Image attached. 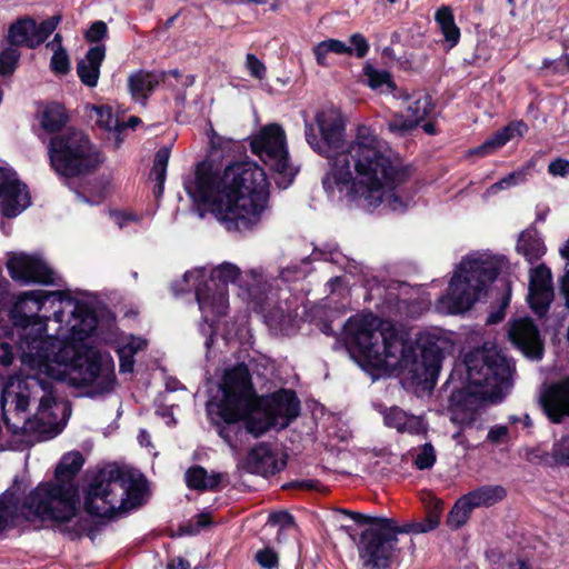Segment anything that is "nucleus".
<instances>
[{
  "mask_svg": "<svg viewBox=\"0 0 569 569\" xmlns=\"http://www.w3.org/2000/svg\"><path fill=\"white\" fill-rule=\"evenodd\" d=\"M10 317L21 327V362L26 377L12 378L2 389L0 405L16 403L18 411L37 405L29 428L44 438L60 433L70 415L59 401L51 380H67L74 387L89 388L88 395L100 396L112 390L114 369L108 355L84 343L94 331L97 318L83 302L66 291L33 290L14 301Z\"/></svg>",
  "mask_w": 569,
  "mask_h": 569,
  "instance_id": "nucleus-1",
  "label": "nucleus"
},
{
  "mask_svg": "<svg viewBox=\"0 0 569 569\" xmlns=\"http://www.w3.org/2000/svg\"><path fill=\"white\" fill-rule=\"evenodd\" d=\"M346 123L339 109L327 106L305 122L308 144L329 161L322 183L327 192L342 191L351 182V193L368 210L380 206L403 212L409 204L399 187L410 176L408 168L393 158L388 144L367 126L357 128L355 140L345 141Z\"/></svg>",
  "mask_w": 569,
  "mask_h": 569,
  "instance_id": "nucleus-2",
  "label": "nucleus"
},
{
  "mask_svg": "<svg viewBox=\"0 0 569 569\" xmlns=\"http://www.w3.org/2000/svg\"><path fill=\"white\" fill-rule=\"evenodd\" d=\"M348 343L375 368L398 371L418 383L433 382L441 367L439 339L430 332H411L389 320L368 315L351 317L345 325Z\"/></svg>",
  "mask_w": 569,
  "mask_h": 569,
  "instance_id": "nucleus-3",
  "label": "nucleus"
},
{
  "mask_svg": "<svg viewBox=\"0 0 569 569\" xmlns=\"http://www.w3.org/2000/svg\"><path fill=\"white\" fill-rule=\"evenodd\" d=\"M188 193L207 204L229 231H244L261 219L269 196L264 170L253 161H239L213 172L208 166L197 168Z\"/></svg>",
  "mask_w": 569,
  "mask_h": 569,
  "instance_id": "nucleus-4",
  "label": "nucleus"
},
{
  "mask_svg": "<svg viewBox=\"0 0 569 569\" xmlns=\"http://www.w3.org/2000/svg\"><path fill=\"white\" fill-rule=\"evenodd\" d=\"M466 385L452 390L450 420L471 427L486 402L500 401L511 387V367L496 349H477L466 356Z\"/></svg>",
  "mask_w": 569,
  "mask_h": 569,
  "instance_id": "nucleus-5",
  "label": "nucleus"
},
{
  "mask_svg": "<svg viewBox=\"0 0 569 569\" xmlns=\"http://www.w3.org/2000/svg\"><path fill=\"white\" fill-rule=\"evenodd\" d=\"M146 491V480L136 470L109 465L92 478L87 496L86 509L100 517H112L139 506Z\"/></svg>",
  "mask_w": 569,
  "mask_h": 569,
  "instance_id": "nucleus-6",
  "label": "nucleus"
},
{
  "mask_svg": "<svg viewBox=\"0 0 569 569\" xmlns=\"http://www.w3.org/2000/svg\"><path fill=\"white\" fill-rule=\"evenodd\" d=\"M204 267L194 268L184 273V281L194 287L199 309L206 322H213L223 317L229 308L227 286L238 283L239 287H247L250 296L256 295V287L262 280V274L256 270L246 273L252 279V283H244L240 269L230 262H222L210 271Z\"/></svg>",
  "mask_w": 569,
  "mask_h": 569,
  "instance_id": "nucleus-7",
  "label": "nucleus"
},
{
  "mask_svg": "<svg viewBox=\"0 0 569 569\" xmlns=\"http://www.w3.org/2000/svg\"><path fill=\"white\" fill-rule=\"evenodd\" d=\"M73 517L71 493L62 487L39 485L24 497L21 505L14 503L11 495L0 498V533L20 520L63 522Z\"/></svg>",
  "mask_w": 569,
  "mask_h": 569,
  "instance_id": "nucleus-8",
  "label": "nucleus"
},
{
  "mask_svg": "<svg viewBox=\"0 0 569 569\" xmlns=\"http://www.w3.org/2000/svg\"><path fill=\"white\" fill-rule=\"evenodd\" d=\"M497 274V261L491 257L481 253L467 256L457 266L446 295L438 299L437 310L448 315L469 310Z\"/></svg>",
  "mask_w": 569,
  "mask_h": 569,
  "instance_id": "nucleus-9",
  "label": "nucleus"
},
{
  "mask_svg": "<svg viewBox=\"0 0 569 569\" xmlns=\"http://www.w3.org/2000/svg\"><path fill=\"white\" fill-rule=\"evenodd\" d=\"M219 390L221 397L209 403L208 413L228 423L246 420L258 398L248 367L240 363L226 369Z\"/></svg>",
  "mask_w": 569,
  "mask_h": 569,
  "instance_id": "nucleus-10",
  "label": "nucleus"
},
{
  "mask_svg": "<svg viewBox=\"0 0 569 569\" xmlns=\"http://www.w3.org/2000/svg\"><path fill=\"white\" fill-rule=\"evenodd\" d=\"M51 167L62 176H77L99 166L103 159L88 137L77 130L51 139L49 144Z\"/></svg>",
  "mask_w": 569,
  "mask_h": 569,
  "instance_id": "nucleus-11",
  "label": "nucleus"
},
{
  "mask_svg": "<svg viewBox=\"0 0 569 569\" xmlns=\"http://www.w3.org/2000/svg\"><path fill=\"white\" fill-rule=\"evenodd\" d=\"M300 402L295 392L280 390L269 397L257 398L246 418V429L253 437H260L270 428L283 429L298 417Z\"/></svg>",
  "mask_w": 569,
  "mask_h": 569,
  "instance_id": "nucleus-12",
  "label": "nucleus"
},
{
  "mask_svg": "<svg viewBox=\"0 0 569 569\" xmlns=\"http://www.w3.org/2000/svg\"><path fill=\"white\" fill-rule=\"evenodd\" d=\"M409 532L397 528L393 521H380L377 528L366 529L358 542L359 559L367 569H385L398 543L397 535Z\"/></svg>",
  "mask_w": 569,
  "mask_h": 569,
  "instance_id": "nucleus-13",
  "label": "nucleus"
},
{
  "mask_svg": "<svg viewBox=\"0 0 569 569\" xmlns=\"http://www.w3.org/2000/svg\"><path fill=\"white\" fill-rule=\"evenodd\" d=\"M250 144L252 152L270 169L290 179L295 176V169L289 162L286 133L279 124L271 123L261 128Z\"/></svg>",
  "mask_w": 569,
  "mask_h": 569,
  "instance_id": "nucleus-14",
  "label": "nucleus"
},
{
  "mask_svg": "<svg viewBox=\"0 0 569 569\" xmlns=\"http://www.w3.org/2000/svg\"><path fill=\"white\" fill-rule=\"evenodd\" d=\"M83 466V457L78 451L66 453L60 460L56 469V478L58 482H43L42 485H51L53 487H62L70 491L71 501L74 509V517L68 521H52L62 530L70 533L71 538H77L90 530L91 520L89 517L83 516L78 508L77 492L70 480Z\"/></svg>",
  "mask_w": 569,
  "mask_h": 569,
  "instance_id": "nucleus-15",
  "label": "nucleus"
},
{
  "mask_svg": "<svg viewBox=\"0 0 569 569\" xmlns=\"http://www.w3.org/2000/svg\"><path fill=\"white\" fill-rule=\"evenodd\" d=\"M403 113L395 114L388 122V129L397 134H405L415 129L432 111L431 97L425 91H413L403 97Z\"/></svg>",
  "mask_w": 569,
  "mask_h": 569,
  "instance_id": "nucleus-16",
  "label": "nucleus"
},
{
  "mask_svg": "<svg viewBox=\"0 0 569 569\" xmlns=\"http://www.w3.org/2000/svg\"><path fill=\"white\" fill-rule=\"evenodd\" d=\"M30 204V196L26 184L21 183L17 173L9 168L0 167V211L12 218L21 213Z\"/></svg>",
  "mask_w": 569,
  "mask_h": 569,
  "instance_id": "nucleus-17",
  "label": "nucleus"
},
{
  "mask_svg": "<svg viewBox=\"0 0 569 569\" xmlns=\"http://www.w3.org/2000/svg\"><path fill=\"white\" fill-rule=\"evenodd\" d=\"M59 21V16H53L39 24L31 18L20 19L9 29V42L12 46H26L33 49L44 42L56 30Z\"/></svg>",
  "mask_w": 569,
  "mask_h": 569,
  "instance_id": "nucleus-18",
  "label": "nucleus"
},
{
  "mask_svg": "<svg viewBox=\"0 0 569 569\" xmlns=\"http://www.w3.org/2000/svg\"><path fill=\"white\" fill-rule=\"evenodd\" d=\"M10 276L23 282H53V271L37 256L16 253L8 260Z\"/></svg>",
  "mask_w": 569,
  "mask_h": 569,
  "instance_id": "nucleus-19",
  "label": "nucleus"
},
{
  "mask_svg": "<svg viewBox=\"0 0 569 569\" xmlns=\"http://www.w3.org/2000/svg\"><path fill=\"white\" fill-rule=\"evenodd\" d=\"M551 271L545 264L530 269L528 301L535 313L543 316L553 300Z\"/></svg>",
  "mask_w": 569,
  "mask_h": 569,
  "instance_id": "nucleus-20",
  "label": "nucleus"
},
{
  "mask_svg": "<svg viewBox=\"0 0 569 569\" xmlns=\"http://www.w3.org/2000/svg\"><path fill=\"white\" fill-rule=\"evenodd\" d=\"M509 338L527 357L540 359L543 343L536 325L529 318H520L510 323Z\"/></svg>",
  "mask_w": 569,
  "mask_h": 569,
  "instance_id": "nucleus-21",
  "label": "nucleus"
},
{
  "mask_svg": "<svg viewBox=\"0 0 569 569\" xmlns=\"http://www.w3.org/2000/svg\"><path fill=\"white\" fill-rule=\"evenodd\" d=\"M549 419L556 423L569 417V378L547 386L540 397Z\"/></svg>",
  "mask_w": 569,
  "mask_h": 569,
  "instance_id": "nucleus-22",
  "label": "nucleus"
},
{
  "mask_svg": "<svg viewBox=\"0 0 569 569\" xmlns=\"http://www.w3.org/2000/svg\"><path fill=\"white\" fill-rule=\"evenodd\" d=\"M286 462L267 445L259 443L250 450L246 459V468L251 473L263 477L274 475L283 469Z\"/></svg>",
  "mask_w": 569,
  "mask_h": 569,
  "instance_id": "nucleus-23",
  "label": "nucleus"
},
{
  "mask_svg": "<svg viewBox=\"0 0 569 569\" xmlns=\"http://www.w3.org/2000/svg\"><path fill=\"white\" fill-rule=\"evenodd\" d=\"M166 72L138 70L128 78V88L136 101L146 103L154 89L164 81Z\"/></svg>",
  "mask_w": 569,
  "mask_h": 569,
  "instance_id": "nucleus-24",
  "label": "nucleus"
},
{
  "mask_svg": "<svg viewBox=\"0 0 569 569\" xmlns=\"http://www.w3.org/2000/svg\"><path fill=\"white\" fill-rule=\"evenodd\" d=\"M106 57L103 44L90 48L84 58L77 63V74L81 82L88 87H96L100 77V67Z\"/></svg>",
  "mask_w": 569,
  "mask_h": 569,
  "instance_id": "nucleus-25",
  "label": "nucleus"
},
{
  "mask_svg": "<svg viewBox=\"0 0 569 569\" xmlns=\"http://www.w3.org/2000/svg\"><path fill=\"white\" fill-rule=\"evenodd\" d=\"M386 426L399 432L418 435L426 431V425L420 416L409 415L398 407L388 409L383 415Z\"/></svg>",
  "mask_w": 569,
  "mask_h": 569,
  "instance_id": "nucleus-26",
  "label": "nucleus"
},
{
  "mask_svg": "<svg viewBox=\"0 0 569 569\" xmlns=\"http://www.w3.org/2000/svg\"><path fill=\"white\" fill-rule=\"evenodd\" d=\"M527 129V124L522 121L511 122L497 131L491 138L487 139L481 146L476 148L472 153L479 156L491 154L513 138L521 137Z\"/></svg>",
  "mask_w": 569,
  "mask_h": 569,
  "instance_id": "nucleus-27",
  "label": "nucleus"
},
{
  "mask_svg": "<svg viewBox=\"0 0 569 569\" xmlns=\"http://www.w3.org/2000/svg\"><path fill=\"white\" fill-rule=\"evenodd\" d=\"M517 252L523 256L529 262L533 263L546 253V246L536 229L522 231L518 238Z\"/></svg>",
  "mask_w": 569,
  "mask_h": 569,
  "instance_id": "nucleus-28",
  "label": "nucleus"
},
{
  "mask_svg": "<svg viewBox=\"0 0 569 569\" xmlns=\"http://www.w3.org/2000/svg\"><path fill=\"white\" fill-rule=\"evenodd\" d=\"M423 503L427 509V519L423 522L410 525L405 528L409 532H428L437 528L440 523L441 513L443 510V502L431 492H426L422 497Z\"/></svg>",
  "mask_w": 569,
  "mask_h": 569,
  "instance_id": "nucleus-29",
  "label": "nucleus"
},
{
  "mask_svg": "<svg viewBox=\"0 0 569 569\" xmlns=\"http://www.w3.org/2000/svg\"><path fill=\"white\" fill-rule=\"evenodd\" d=\"M506 489L501 486H482L465 496L476 508H488L501 501L506 497Z\"/></svg>",
  "mask_w": 569,
  "mask_h": 569,
  "instance_id": "nucleus-30",
  "label": "nucleus"
},
{
  "mask_svg": "<svg viewBox=\"0 0 569 569\" xmlns=\"http://www.w3.org/2000/svg\"><path fill=\"white\" fill-rule=\"evenodd\" d=\"M186 483L194 490H214L221 481V475L209 473L204 468L196 466L189 468L184 475Z\"/></svg>",
  "mask_w": 569,
  "mask_h": 569,
  "instance_id": "nucleus-31",
  "label": "nucleus"
},
{
  "mask_svg": "<svg viewBox=\"0 0 569 569\" xmlns=\"http://www.w3.org/2000/svg\"><path fill=\"white\" fill-rule=\"evenodd\" d=\"M435 20L439 26L445 40L448 42L449 48H453L460 39V29L455 22L453 11L449 6L440 7L436 14Z\"/></svg>",
  "mask_w": 569,
  "mask_h": 569,
  "instance_id": "nucleus-32",
  "label": "nucleus"
},
{
  "mask_svg": "<svg viewBox=\"0 0 569 569\" xmlns=\"http://www.w3.org/2000/svg\"><path fill=\"white\" fill-rule=\"evenodd\" d=\"M146 340L141 338L130 337L118 348L121 372H132L134 355L146 347Z\"/></svg>",
  "mask_w": 569,
  "mask_h": 569,
  "instance_id": "nucleus-33",
  "label": "nucleus"
},
{
  "mask_svg": "<svg viewBox=\"0 0 569 569\" xmlns=\"http://www.w3.org/2000/svg\"><path fill=\"white\" fill-rule=\"evenodd\" d=\"M51 48L53 54L50 60V69L56 74H66L70 70V60L67 51L62 47V38L56 33L53 40L47 44Z\"/></svg>",
  "mask_w": 569,
  "mask_h": 569,
  "instance_id": "nucleus-34",
  "label": "nucleus"
},
{
  "mask_svg": "<svg viewBox=\"0 0 569 569\" xmlns=\"http://www.w3.org/2000/svg\"><path fill=\"white\" fill-rule=\"evenodd\" d=\"M169 158L170 151L168 148L159 149L154 156L153 166L150 171V178L157 182V189L154 190L156 197L161 196L163 192Z\"/></svg>",
  "mask_w": 569,
  "mask_h": 569,
  "instance_id": "nucleus-35",
  "label": "nucleus"
},
{
  "mask_svg": "<svg viewBox=\"0 0 569 569\" xmlns=\"http://www.w3.org/2000/svg\"><path fill=\"white\" fill-rule=\"evenodd\" d=\"M67 122L64 108L58 103L48 104L42 113L41 126L48 132L59 131Z\"/></svg>",
  "mask_w": 569,
  "mask_h": 569,
  "instance_id": "nucleus-36",
  "label": "nucleus"
},
{
  "mask_svg": "<svg viewBox=\"0 0 569 569\" xmlns=\"http://www.w3.org/2000/svg\"><path fill=\"white\" fill-rule=\"evenodd\" d=\"M473 509L471 502L463 495L455 502L448 513L447 525L452 529H459L467 523Z\"/></svg>",
  "mask_w": 569,
  "mask_h": 569,
  "instance_id": "nucleus-37",
  "label": "nucleus"
},
{
  "mask_svg": "<svg viewBox=\"0 0 569 569\" xmlns=\"http://www.w3.org/2000/svg\"><path fill=\"white\" fill-rule=\"evenodd\" d=\"M363 72L367 78L369 87L372 88L373 90H379L381 92L393 90L395 84L388 71L378 70L370 66H367L363 69Z\"/></svg>",
  "mask_w": 569,
  "mask_h": 569,
  "instance_id": "nucleus-38",
  "label": "nucleus"
},
{
  "mask_svg": "<svg viewBox=\"0 0 569 569\" xmlns=\"http://www.w3.org/2000/svg\"><path fill=\"white\" fill-rule=\"evenodd\" d=\"M94 112L96 123L108 131L114 130L120 131L121 122L119 119L112 113V109L108 106H100L92 108Z\"/></svg>",
  "mask_w": 569,
  "mask_h": 569,
  "instance_id": "nucleus-39",
  "label": "nucleus"
},
{
  "mask_svg": "<svg viewBox=\"0 0 569 569\" xmlns=\"http://www.w3.org/2000/svg\"><path fill=\"white\" fill-rule=\"evenodd\" d=\"M20 52L14 47H8L0 52V74H11L18 64Z\"/></svg>",
  "mask_w": 569,
  "mask_h": 569,
  "instance_id": "nucleus-40",
  "label": "nucleus"
},
{
  "mask_svg": "<svg viewBox=\"0 0 569 569\" xmlns=\"http://www.w3.org/2000/svg\"><path fill=\"white\" fill-rule=\"evenodd\" d=\"M526 172L523 170L513 171L502 179H500L498 182L490 186L487 191L486 196L496 194L501 190L508 189L510 187H513L522 181H525Z\"/></svg>",
  "mask_w": 569,
  "mask_h": 569,
  "instance_id": "nucleus-41",
  "label": "nucleus"
},
{
  "mask_svg": "<svg viewBox=\"0 0 569 569\" xmlns=\"http://www.w3.org/2000/svg\"><path fill=\"white\" fill-rule=\"evenodd\" d=\"M551 455L557 463L569 466V436L562 437L553 443Z\"/></svg>",
  "mask_w": 569,
  "mask_h": 569,
  "instance_id": "nucleus-42",
  "label": "nucleus"
},
{
  "mask_svg": "<svg viewBox=\"0 0 569 569\" xmlns=\"http://www.w3.org/2000/svg\"><path fill=\"white\" fill-rule=\"evenodd\" d=\"M511 440V432L507 426H492L487 433V441L492 445H503Z\"/></svg>",
  "mask_w": 569,
  "mask_h": 569,
  "instance_id": "nucleus-43",
  "label": "nucleus"
},
{
  "mask_svg": "<svg viewBox=\"0 0 569 569\" xmlns=\"http://www.w3.org/2000/svg\"><path fill=\"white\" fill-rule=\"evenodd\" d=\"M436 461L435 448L430 443L423 445L420 452L415 459V465L418 469L423 470L431 468Z\"/></svg>",
  "mask_w": 569,
  "mask_h": 569,
  "instance_id": "nucleus-44",
  "label": "nucleus"
},
{
  "mask_svg": "<svg viewBox=\"0 0 569 569\" xmlns=\"http://www.w3.org/2000/svg\"><path fill=\"white\" fill-rule=\"evenodd\" d=\"M246 68L248 72L256 79L262 80L266 77L267 68L264 63L254 54L248 53L246 57Z\"/></svg>",
  "mask_w": 569,
  "mask_h": 569,
  "instance_id": "nucleus-45",
  "label": "nucleus"
},
{
  "mask_svg": "<svg viewBox=\"0 0 569 569\" xmlns=\"http://www.w3.org/2000/svg\"><path fill=\"white\" fill-rule=\"evenodd\" d=\"M256 559L266 569H272L278 566V555L270 548L259 550L256 553Z\"/></svg>",
  "mask_w": 569,
  "mask_h": 569,
  "instance_id": "nucleus-46",
  "label": "nucleus"
},
{
  "mask_svg": "<svg viewBox=\"0 0 569 569\" xmlns=\"http://www.w3.org/2000/svg\"><path fill=\"white\" fill-rule=\"evenodd\" d=\"M346 513L352 520H355L357 523L370 525L369 528H377L380 521H392L391 519L371 517V516H367V515L355 512V511H346Z\"/></svg>",
  "mask_w": 569,
  "mask_h": 569,
  "instance_id": "nucleus-47",
  "label": "nucleus"
},
{
  "mask_svg": "<svg viewBox=\"0 0 569 569\" xmlns=\"http://www.w3.org/2000/svg\"><path fill=\"white\" fill-rule=\"evenodd\" d=\"M107 34V24L103 21H96L86 32V38L90 42H98Z\"/></svg>",
  "mask_w": 569,
  "mask_h": 569,
  "instance_id": "nucleus-48",
  "label": "nucleus"
},
{
  "mask_svg": "<svg viewBox=\"0 0 569 569\" xmlns=\"http://www.w3.org/2000/svg\"><path fill=\"white\" fill-rule=\"evenodd\" d=\"M350 42L353 46L352 51L358 58H363L368 53L369 43L362 34H352L350 37Z\"/></svg>",
  "mask_w": 569,
  "mask_h": 569,
  "instance_id": "nucleus-49",
  "label": "nucleus"
},
{
  "mask_svg": "<svg viewBox=\"0 0 569 569\" xmlns=\"http://www.w3.org/2000/svg\"><path fill=\"white\" fill-rule=\"evenodd\" d=\"M548 171L552 176L566 177L569 174V161L565 159H557L550 162Z\"/></svg>",
  "mask_w": 569,
  "mask_h": 569,
  "instance_id": "nucleus-50",
  "label": "nucleus"
},
{
  "mask_svg": "<svg viewBox=\"0 0 569 569\" xmlns=\"http://www.w3.org/2000/svg\"><path fill=\"white\" fill-rule=\"evenodd\" d=\"M325 41H326V43L329 48V51L331 53H336V54H352L353 53L352 48L347 46L345 42H342L340 40L328 39Z\"/></svg>",
  "mask_w": 569,
  "mask_h": 569,
  "instance_id": "nucleus-51",
  "label": "nucleus"
},
{
  "mask_svg": "<svg viewBox=\"0 0 569 569\" xmlns=\"http://www.w3.org/2000/svg\"><path fill=\"white\" fill-rule=\"evenodd\" d=\"M270 521L276 525H280L283 529L295 525L293 517L284 511L272 513L270 516Z\"/></svg>",
  "mask_w": 569,
  "mask_h": 569,
  "instance_id": "nucleus-52",
  "label": "nucleus"
},
{
  "mask_svg": "<svg viewBox=\"0 0 569 569\" xmlns=\"http://www.w3.org/2000/svg\"><path fill=\"white\" fill-rule=\"evenodd\" d=\"M313 53L316 56V60H317L318 64L327 66L326 59H327L328 53H331V52L329 51V48H328L326 41L318 43L313 48Z\"/></svg>",
  "mask_w": 569,
  "mask_h": 569,
  "instance_id": "nucleus-53",
  "label": "nucleus"
},
{
  "mask_svg": "<svg viewBox=\"0 0 569 569\" xmlns=\"http://www.w3.org/2000/svg\"><path fill=\"white\" fill-rule=\"evenodd\" d=\"M217 426H218V433L219 436L229 445V446H233L232 445V436H231V432L233 430V427H231V425H233L234 422H224L226 425L224 426H220V423L217 421L216 422Z\"/></svg>",
  "mask_w": 569,
  "mask_h": 569,
  "instance_id": "nucleus-54",
  "label": "nucleus"
},
{
  "mask_svg": "<svg viewBox=\"0 0 569 569\" xmlns=\"http://www.w3.org/2000/svg\"><path fill=\"white\" fill-rule=\"evenodd\" d=\"M303 276H305V271L300 270L297 267H292V268L288 267L281 271V278L284 281H291V280L301 278Z\"/></svg>",
  "mask_w": 569,
  "mask_h": 569,
  "instance_id": "nucleus-55",
  "label": "nucleus"
},
{
  "mask_svg": "<svg viewBox=\"0 0 569 569\" xmlns=\"http://www.w3.org/2000/svg\"><path fill=\"white\" fill-rule=\"evenodd\" d=\"M189 568H190V563L180 557L173 558L168 563V569H189Z\"/></svg>",
  "mask_w": 569,
  "mask_h": 569,
  "instance_id": "nucleus-56",
  "label": "nucleus"
},
{
  "mask_svg": "<svg viewBox=\"0 0 569 569\" xmlns=\"http://www.w3.org/2000/svg\"><path fill=\"white\" fill-rule=\"evenodd\" d=\"M561 290L566 298V305L569 308V270L566 271V273L562 278Z\"/></svg>",
  "mask_w": 569,
  "mask_h": 569,
  "instance_id": "nucleus-57",
  "label": "nucleus"
},
{
  "mask_svg": "<svg viewBox=\"0 0 569 569\" xmlns=\"http://www.w3.org/2000/svg\"><path fill=\"white\" fill-rule=\"evenodd\" d=\"M134 220V217L131 214H117L116 221L120 228H123L128 224V221Z\"/></svg>",
  "mask_w": 569,
  "mask_h": 569,
  "instance_id": "nucleus-58",
  "label": "nucleus"
},
{
  "mask_svg": "<svg viewBox=\"0 0 569 569\" xmlns=\"http://www.w3.org/2000/svg\"><path fill=\"white\" fill-rule=\"evenodd\" d=\"M141 122L140 118L136 117V116H132L128 119V121L126 123L121 122V127H120V131L123 129V128H136L137 126H139Z\"/></svg>",
  "mask_w": 569,
  "mask_h": 569,
  "instance_id": "nucleus-59",
  "label": "nucleus"
},
{
  "mask_svg": "<svg viewBox=\"0 0 569 569\" xmlns=\"http://www.w3.org/2000/svg\"><path fill=\"white\" fill-rule=\"evenodd\" d=\"M197 523L200 527H206V526L210 525L211 523L210 516L208 513H200L197 517Z\"/></svg>",
  "mask_w": 569,
  "mask_h": 569,
  "instance_id": "nucleus-60",
  "label": "nucleus"
},
{
  "mask_svg": "<svg viewBox=\"0 0 569 569\" xmlns=\"http://www.w3.org/2000/svg\"><path fill=\"white\" fill-rule=\"evenodd\" d=\"M560 256L567 260V266H569V239L565 242V244L559 250Z\"/></svg>",
  "mask_w": 569,
  "mask_h": 569,
  "instance_id": "nucleus-61",
  "label": "nucleus"
},
{
  "mask_svg": "<svg viewBox=\"0 0 569 569\" xmlns=\"http://www.w3.org/2000/svg\"><path fill=\"white\" fill-rule=\"evenodd\" d=\"M502 318H503V313H502V312L491 313V315L488 317L487 322H488V323H497V322H499Z\"/></svg>",
  "mask_w": 569,
  "mask_h": 569,
  "instance_id": "nucleus-62",
  "label": "nucleus"
},
{
  "mask_svg": "<svg viewBox=\"0 0 569 569\" xmlns=\"http://www.w3.org/2000/svg\"><path fill=\"white\" fill-rule=\"evenodd\" d=\"M422 128H423L425 132H427L428 134H435L436 133V128H435V124L432 122L423 123Z\"/></svg>",
  "mask_w": 569,
  "mask_h": 569,
  "instance_id": "nucleus-63",
  "label": "nucleus"
},
{
  "mask_svg": "<svg viewBox=\"0 0 569 569\" xmlns=\"http://www.w3.org/2000/svg\"><path fill=\"white\" fill-rule=\"evenodd\" d=\"M316 485H317V483H316L315 481H311V480H310V481H303V482H301L299 486H300L301 488H305V489L310 490V489H315V488H316Z\"/></svg>",
  "mask_w": 569,
  "mask_h": 569,
  "instance_id": "nucleus-64",
  "label": "nucleus"
}]
</instances>
